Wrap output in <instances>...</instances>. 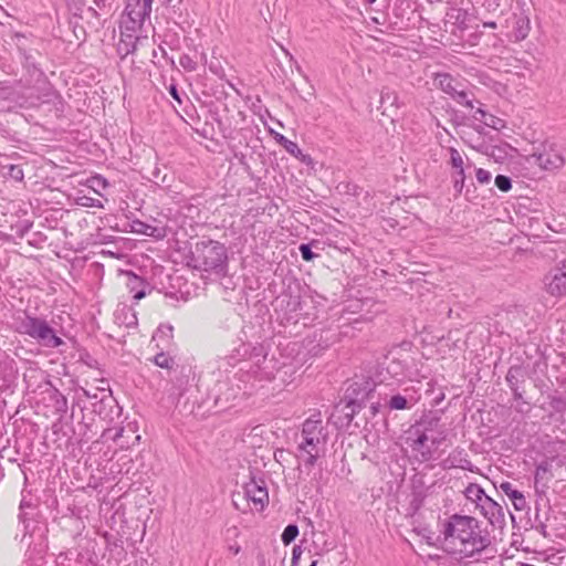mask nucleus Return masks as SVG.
I'll use <instances>...</instances> for the list:
<instances>
[{"instance_id":"0eeeda50","label":"nucleus","mask_w":566,"mask_h":566,"mask_svg":"<svg viewBox=\"0 0 566 566\" xmlns=\"http://www.w3.org/2000/svg\"><path fill=\"white\" fill-rule=\"evenodd\" d=\"M430 441L434 440L428 434L426 422L413 426L406 439V443L419 462H428L433 458V448Z\"/></svg>"},{"instance_id":"4be33fe9","label":"nucleus","mask_w":566,"mask_h":566,"mask_svg":"<svg viewBox=\"0 0 566 566\" xmlns=\"http://www.w3.org/2000/svg\"><path fill=\"white\" fill-rule=\"evenodd\" d=\"M427 424L428 434L432 437L434 441H430L432 444L433 451L446 440V431L444 430H436L433 428V422L429 421Z\"/></svg>"},{"instance_id":"dca6fc26","label":"nucleus","mask_w":566,"mask_h":566,"mask_svg":"<svg viewBox=\"0 0 566 566\" xmlns=\"http://www.w3.org/2000/svg\"><path fill=\"white\" fill-rule=\"evenodd\" d=\"M251 352V355L262 356L265 359V355L262 354V347H252L249 344H240L239 347L234 348L232 353L224 359L228 365L234 366L240 360L244 359Z\"/></svg>"},{"instance_id":"f3484780","label":"nucleus","mask_w":566,"mask_h":566,"mask_svg":"<svg viewBox=\"0 0 566 566\" xmlns=\"http://www.w3.org/2000/svg\"><path fill=\"white\" fill-rule=\"evenodd\" d=\"M463 493H464L465 499L475 505L476 510L482 504V501H484V499H486L489 496L484 492V490L479 484H475V483H470L465 488Z\"/></svg>"},{"instance_id":"ddd939ff","label":"nucleus","mask_w":566,"mask_h":566,"mask_svg":"<svg viewBox=\"0 0 566 566\" xmlns=\"http://www.w3.org/2000/svg\"><path fill=\"white\" fill-rule=\"evenodd\" d=\"M552 465L547 461H543L537 464L534 474V488L536 493L544 494L548 488L549 481L553 479L551 470Z\"/></svg>"},{"instance_id":"bb28decb","label":"nucleus","mask_w":566,"mask_h":566,"mask_svg":"<svg viewBox=\"0 0 566 566\" xmlns=\"http://www.w3.org/2000/svg\"><path fill=\"white\" fill-rule=\"evenodd\" d=\"M453 188L458 195H460L464 187L465 181V169L454 170L452 174Z\"/></svg>"},{"instance_id":"1a4fd4ad","label":"nucleus","mask_w":566,"mask_h":566,"mask_svg":"<svg viewBox=\"0 0 566 566\" xmlns=\"http://www.w3.org/2000/svg\"><path fill=\"white\" fill-rule=\"evenodd\" d=\"M546 292L552 296L566 295V260L544 279Z\"/></svg>"},{"instance_id":"f704fd0d","label":"nucleus","mask_w":566,"mask_h":566,"mask_svg":"<svg viewBox=\"0 0 566 566\" xmlns=\"http://www.w3.org/2000/svg\"><path fill=\"white\" fill-rule=\"evenodd\" d=\"M298 250L304 261H312L314 258L318 256L312 251L310 244L302 243Z\"/></svg>"},{"instance_id":"4c0bfd02","label":"nucleus","mask_w":566,"mask_h":566,"mask_svg":"<svg viewBox=\"0 0 566 566\" xmlns=\"http://www.w3.org/2000/svg\"><path fill=\"white\" fill-rule=\"evenodd\" d=\"M112 432V429H107L104 431V437H109L112 438L115 442L118 441L122 437H123V433H124V429L123 428H117L115 429V432L113 436H109Z\"/></svg>"},{"instance_id":"8fccbe9b","label":"nucleus","mask_w":566,"mask_h":566,"mask_svg":"<svg viewBox=\"0 0 566 566\" xmlns=\"http://www.w3.org/2000/svg\"><path fill=\"white\" fill-rule=\"evenodd\" d=\"M310 566H317V560H313Z\"/></svg>"},{"instance_id":"49530a36","label":"nucleus","mask_w":566,"mask_h":566,"mask_svg":"<svg viewBox=\"0 0 566 566\" xmlns=\"http://www.w3.org/2000/svg\"><path fill=\"white\" fill-rule=\"evenodd\" d=\"M378 412V405L371 406V415L375 416Z\"/></svg>"},{"instance_id":"412c9836","label":"nucleus","mask_w":566,"mask_h":566,"mask_svg":"<svg viewBox=\"0 0 566 566\" xmlns=\"http://www.w3.org/2000/svg\"><path fill=\"white\" fill-rule=\"evenodd\" d=\"M380 104L385 109L388 107L399 108L401 106L398 94L388 87H385L380 93Z\"/></svg>"},{"instance_id":"cd10ccee","label":"nucleus","mask_w":566,"mask_h":566,"mask_svg":"<svg viewBox=\"0 0 566 566\" xmlns=\"http://www.w3.org/2000/svg\"><path fill=\"white\" fill-rule=\"evenodd\" d=\"M297 535H298V527L295 524H289L284 528V531L281 535V539L285 545H289L296 538Z\"/></svg>"},{"instance_id":"a18cd8bd","label":"nucleus","mask_w":566,"mask_h":566,"mask_svg":"<svg viewBox=\"0 0 566 566\" xmlns=\"http://www.w3.org/2000/svg\"><path fill=\"white\" fill-rule=\"evenodd\" d=\"M512 390H513V394H514V398H515V399H521V398H522V395H521V392H518V390H517V388H516V387H514V389H512Z\"/></svg>"},{"instance_id":"f03ea898","label":"nucleus","mask_w":566,"mask_h":566,"mask_svg":"<svg viewBox=\"0 0 566 566\" xmlns=\"http://www.w3.org/2000/svg\"><path fill=\"white\" fill-rule=\"evenodd\" d=\"M328 440L327 427L323 423L322 413L315 411L303 423L297 442L298 457L305 467L312 468L325 452Z\"/></svg>"},{"instance_id":"c756f323","label":"nucleus","mask_w":566,"mask_h":566,"mask_svg":"<svg viewBox=\"0 0 566 566\" xmlns=\"http://www.w3.org/2000/svg\"><path fill=\"white\" fill-rule=\"evenodd\" d=\"M154 363L160 367L166 369H171L175 365V360L165 353H159L154 357Z\"/></svg>"},{"instance_id":"20e7f679","label":"nucleus","mask_w":566,"mask_h":566,"mask_svg":"<svg viewBox=\"0 0 566 566\" xmlns=\"http://www.w3.org/2000/svg\"><path fill=\"white\" fill-rule=\"evenodd\" d=\"M15 331L19 334L28 335L45 347L56 348L63 344L62 338L56 335L49 323L40 317L27 314L18 316L15 318Z\"/></svg>"},{"instance_id":"7c9ffc66","label":"nucleus","mask_w":566,"mask_h":566,"mask_svg":"<svg viewBox=\"0 0 566 566\" xmlns=\"http://www.w3.org/2000/svg\"><path fill=\"white\" fill-rule=\"evenodd\" d=\"M77 203L83 207H87V208H99V209L104 208L101 200L88 197V196L78 197Z\"/></svg>"},{"instance_id":"aec40b11","label":"nucleus","mask_w":566,"mask_h":566,"mask_svg":"<svg viewBox=\"0 0 566 566\" xmlns=\"http://www.w3.org/2000/svg\"><path fill=\"white\" fill-rule=\"evenodd\" d=\"M531 30L530 19L525 15L515 17L513 35L515 41L524 40Z\"/></svg>"},{"instance_id":"6ab92c4d","label":"nucleus","mask_w":566,"mask_h":566,"mask_svg":"<svg viewBox=\"0 0 566 566\" xmlns=\"http://www.w3.org/2000/svg\"><path fill=\"white\" fill-rule=\"evenodd\" d=\"M363 391L364 392H363L361 397H358V395L355 398L350 397V399L347 403V408H350V413L346 415L348 418V422H350L353 420L355 413L357 412V408L359 409L361 407L360 402L368 399L370 392L373 391V388L370 387L368 381L365 382V387H364Z\"/></svg>"},{"instance_id":"6e6552de","label":"nucleus","mask_w":566,"mask_h":566,"mask_svg":"<svg viewBox=\"0 0 566 566\" xmlns=\"http://www.w3.org/2000/svg\"><path fill=\"white\" fill-rule=\"evenodd\" d=\"M244 499L251 504V510L262 512L269 504V493L263 480L251 479L244 484Z\"/></svg>"},{"instance_id":"9b49d317","label":"nucleus","mask_w":566,"mask_h":566,"mask_svg":"<svg viewBox=\"0 0 566 566\" xmlns=\"http://www.w3.org/2000/svg\"><path fill=\"white\" fill-rule=\"evenodd\" d=\"M478 510L493 526L501 525L505 521L502 506L490 496L482 501Z\"/></svg>"},{"instance_id":"423d86ee","label":"nucleus","mask_w":566,"mask_h":566,"mask_svg":"<svg viewBox=\"0 0 566 566\" xmlns=\"http://www.w3.org/2000/svg\"><path fill=\"white\" fill-rule=\"evenodd\" d=\"M434 85L444 94L449 95L459 105L474 109V97L464 85L449 73H437L433 78Z\"/></svg>"},{"instance_id":"f257e3e1","label":"nucleus","mask_w":566,"mask_h":566,"mask_svg":"<svg viewBox=\"0 0 566 566\" xmlns=\"http://www.w3.org/2000/svg\"><path fill=\"white\" fill-rule=\"evenodd\" d=\"M442 548L455 559L480 555L491 544L489 532L472 516L453 514L440 524Z\"/></svg>"},{"instance_id":"9d476101","label":"nucleus","mask_w":566,"mask_h":566,"mask_svg":"<svg viewBox=\"0 0 566 566\" xmlns=\"http://www.w3.org/2000/svg\"><path fill=\"white\" fill-rule=\"evenodd\" d=\"M440 467L443 470L462 469L474 472L475 467L469 459V454L463 448H454L441 462Z\"/></svg>"},{"instance_id":"39448f33","label":"nucleus","mask_w":566,"mask_h":566,"mask_svg":"<svg viewBox=\"0 0 566 566\" xmlns=\"http://www.w3.org/2000/svg\"><path fill=\"white\" fill-rule=\"evenodd\" d=\"M195 254L197 266L203 271L220 272L224 269L228 259L226 247L214 240L198 242Z\"/></svg>"},{"instance_id":"e433bc0d","label":"nucleus","mask_w":566,"mask_h":566,"mask_svg":"<svg viewBox=\"0 0 566 566\" xmlns=\"http://www.w3.org/2000/svg\"><path fill=\"white\" fill-rule=\"evenodd\" d=\"M488 113L482 108L478 107L473 113V118L480 122H483L485 125L490 126V123L486 119Z\"/></svg>"},{"instance_id":"7ed1b4c3","label":"nucleus","mask_w":566,"mask_h":566,"mask_svg":"<svg viewBox=\"0 0 566 566\" xmlns=\"http://www.w3.org/2000/svg\"><path fill=\"white\" fill-rule=\"evenodd\" d=\"M525 160L541 170L554 172L565 166L566 148L553 140L534 143L530 153L525 155Z\"/></svg>"},{"instance_id":"a878e982","label":"nucleus","mask_w":566,"mask_h":566,"mask_svg":"<svg viewBox=\"0 0 566 566\" xmlns=\"http://www.w3.org/2000/svg\"><path fill=\"white\" fill-rule=\"evenodd\" d=\"M3 170H6L3 172L6 176L10 177L11 179H13L15 181H22L23 180L24 174H23V169L21 168V166H19V165H9V166H4Z\"/></svg>"},{"instance_id":"37998d69","label":"nucleus","mask_w":566,"mask_h":566,"mask_svg":"<svg viewBox=\"0 0 566 566\" xmlns=\"http://www.w3.org/2000/svg\"><path fill=\"white\" fill-rule=\"evenodd\" d=\"M229 551L233 554V555H238L241 551V547L239 545H232L229 547Z\"/></svg>"},{"instance_id":"79ce46f5","label":"nucleus","mask_w":566,"mask_h":566,"mask_svg":"<svg viewBox=\"0 0 566 566\" xmlns=\"http://www.w3.org/2000/svg\"><path fill=\"white\" fill-rule=\"evenodd\" d=\"M32 506V503L25 499V496L22 497L20 502V510L23 511L25 509H30Z\"/></svg>"},{"instance_id":"ea45409f","label":"nucleus","mask_w":566,"mask_h":566,"mask_svg":"<svg viewBox=\"0 0 566 566\" xmlns=\"http://www.w3.org/2000/svg\"><path fill=\"white\" fill-rule=\"evenodd\" d=\"M169 94L172 96L174 99H176L179 104H181V98H180V95L178 93V90H177V86L175 84H171L169 86Z\"/></svg>"},{"instance_id":"09e8293b","label":"nucleus","mask_w":566,"mask_h":566,"mask_svg":"<svg viewBox=\"0 0 566 566\" xmlns=\"http://www.w3.org/2000/svg\"><path fill=\"white\" fill-rule=\"evenodd\" d=\"M364 1H365L366 3H368V4H373V3H375L377 0H364Z\"/></svg>"},{"instance_id":"c85d7f7f","label":"nucleus","mask_w":566,"mask_h":566,"mask_svg":"<svg viewBox=\"0 0 566 566\" xmlns=\"http://www.w3.org/2000/svg\"><path fill=\"white\" fill-rule=\"evenodd\" d=\"M388 407L390 410H405L409 408L406 397L401 395L392 396L388 401Z\"/></svg>"},{"instance_id":"72a5a7b5","label":"nucleus","mask_w":566,"mask_h":566,"mask_svg":"<svg viewBox=\"0 0 566 566\" xmlns=\"http://www.w3.org/2000/svg\"><path fill=\"white\" fill-rule=\"evenodd\" d=\"M55 398V408L60 412H65L67 409V400L66 398L57 390L54 392Z\"/></svg>"},{"instance_id":"4468645a","label":"nucleus","mask_w":566,"mask_h":566,"mask_svg":"<svg viewBox=\"0 0 566 566\" xmlns=\"http://www.w3.org/2000/svg\"><path fill=\"white\" fill-rule=\"evenodd\" d=\"M500 491L503 492L512 502L516 511H524L527 507V501L524 494L514 488L511 482H502L499 486Z\"/></svg>"},{"instance_id":"a211bd4d","label":"nucleus","mask_w":566,"mask_h":566,"mask_svg":"<svg viewBox=\"0 0 566 566\" xmlns=\"http://www.w3.org/2000/svg\"><path fill=\"white\" fill-rule=\"evenodd\" d=\"M274 139L279 143L290 155L304 161L305 156L300 149L298 145L280 133L274 134Z\"/></svg>"},{"instance_id":"473e14b6","label":"nucleus","mask_w":566,"mask_h":566,"mask_svg":"<svg viewBox=\"0 0 566 566\" xmlns=\"http://www.w3.org/2000/svg\"><path fill=\"white\" fill-rule=\"evenodd\" d=\"M495 186L501 190V191H509L511 188H512V180L510 177L507 176H504V175H497L495 177Z\"/></svg>"},{"instance_id":"c03bdc74","label":"nucleus","mask_w":566,"mask_h":566,"mask_svg":"<svg viewBox=\"0 0 566 566\" xmlns=\"http://www.w3.org/2000/svg\"><path fill=\"white\" fill-rule=\"evenodd\" d=\"M483 25L486 27V28H491V29H495L496 28V23L494 21L484 22Z\"/></svg>"},{"instance_id":"393cba45","label":"nucleus","mask_w":566,"mask_h":566,"mask_svg":"<svg viewBox=\"0 0 566 566\" xmlns=\"http://www.w3.org/2000/svg\"><path fill=\"white\" fill-rule=\"evenodd\" d=\"M87 184H88V187L97 195H102V190L106 189L108 187V182L107 180L97 175V176H93L91 177L88 180H87Z\"/></svg>"},{"instance_id":"2eb2a0df","label":"nucleus","mask_w":566,"mask_h":566,"mask_svg":"<svg viewBox=\"0 0 566 566\" xmlns=\"http://www.w3.org/2000/svg\"><path fill=\"white\" fill-rule=\"evenodd\" d=\"M126 286L133 298L139 301L147 294L148 284L138 275L133 272H126Z\"/></svg>"},{"instance_id":"c9c22d12","label":"nucleus","mask_w":566,"mask_h":566,"mask_svg":"<svg viewBox=\"0 0 566 566\" xmlns=\"http://www.w3.org/2000/svg\"><path fill=\"white\" fill-rule=\"evenodd\" d=\"M475 176L476 180L482 185L489 184L491 181V172L483 168H478L475 171Z\"/></svg>"},{"instance_id":"b1692460","label":"nucleus","mask_w":566,"mask_h":566,"mask_svg":"<svg viewBox=\"0 0 566 566\" xmlns=\"http://www.w3.org/2000/svg\"><path fill=\"white\" fill-rule=\"evenodd\" d=\"M134 231L137 233L159 238L161 237V233L158 232V229L156 227L149 226L142 221H136L133 226Z\"/></svg>"},{"instance_id":"f8f14e48","label":"nucleus","mask_w":566,"mask_h":566,"mask_svg":"<svg viewBox=\"0 0 566 566\" xmlns=\"http://www.w3.org/2000/svg\"><path fill=\"white\" fill-rule=\"evenodd\" d=\"M151 3L153 0H137L135 4H128L126 10L130 21L142 25L150 17Z\"/></svg>"},{"instance_id":"a19ab883","label":"nucleus","mask_w":566,"mask_h":566,"mask_svg":"<svg viewBox=\"0 0 566 566\" xmlns=\"http://www.w3.org/2000/svg\"><path fill=\"white\" fill-rule=\"evenodd\" d=\"M506 381L509 382L511 389H514L516 387V379L512 374V370H510L506 375Z\"/></svg>"},{"instance_id":"de8ad7c7","label":"nucleus","mask_w":566,"mask_h":566,"mask_svg":"<svg viewBox=\"0 0 566 566\" xmlns=\"http://www.w3.org/2000/svg\"><path fill=\"white\" fill-rule=\"evenodd\" d=\"M359 386H360V385H359L358 382H354V384L352 385V387H350V388H352V390H353V392H354V394H355V392H356V390H357V389H356V387H359Z\"/></svg>"},{"instance_id":"5701e85b","label":"nucleus","mask_w":566,"mask_h":566,"mask_svg":"<svg viewBox=\"0 0 566 566\" xmlns=\"http://www.w3.org/2000/svg\"><path fill=\"white\" fill-rule=\"evenodd\" d=\"M449 153H450V165L454 170L465 169L471 166L470 163L464 165L463 156L458 149L451 147L449 149Z\"/></svg>"},{"instance_id":"58836bf2","label":"nucleus","mask_w":566,"mask_h":566,"mask_svg":"<svg viewBox=\"0 0 566 566\" xmlns=\"http://www.w3.org/2000/svg\"><path fill=\"white\" fill-rule=\"evenodd\" d=\"M172 331H174V328L169 324H163L158 327V333H161L168 337L172 336Z\"/></svg>"},{"instance_id":"2f4dec72","label":"nucleus","mask_w":566,"mask_h":566,"mask_svg":"<svg viewBox=\"0 0 566 566\" xmlns=\"http://www.w3.org/2000/svg\"><path fill=\"white\" fill-rule=\"evenodd\" d=\"M179 64L184 70L188 72H192L197 69V62L188 54L180 55Z\"/></svg>"}]
</instances>
